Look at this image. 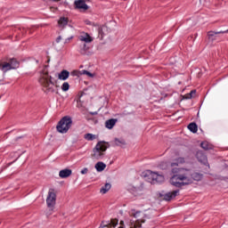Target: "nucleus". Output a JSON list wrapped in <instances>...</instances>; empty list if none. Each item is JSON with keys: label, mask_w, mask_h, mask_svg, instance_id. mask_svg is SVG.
<instances>
[{"label": "nucleus", "mask_w": 228, "mask_h": 228, "mask_svg": "<svg viewBox=\"0 0 228 228\" xmlns=\"http://www.w3.org/2000/svg\"><path fill=\"white\" fill-rule=\"evenodd\" d=\"M172 174H175L169 179L170 184L175 188H183V186H188L193 183V181H202L204 175L200 173L192 172L186 168H173Z\"/></svg>", "instance_id": "1"}, {"label": "nucleus", "mask_w": 228, "mask_h": 228, "mask_svg": "<svg viewBox=\"0 0 228 228\" xmlns=\"http://www.w3.org/2000/svg\"><path fill=\"white\" fill-rule=\"evenodd\" d=\"M39 83L41 86H43V89L45 92H54V84L56 81L49 75V71L47 69H44L39 77Z\"/></svg>", "instance_id": "2"}, {"label": "nucleus", "mask_w": 228, "mask_h": 228, "mask_svg": "<svg viewBox=\"0 0 228 228\" xmlns=\"http://www.w3.org/2000/svg\"><path fill=\"white\" fill-rule=\"evenodd\" d=\"M108 150V142L104 141H100L96 143L95 147L93 149V152L91 154L92 159H102L104 158V154Z\"/></svg>", "instance_id": "3"}, {"label": "nucleus", "mask_w": 228, "mask_h": 228, "mask_svg": "<svg viewBox=\"0 0 228 228\" xmlns=\"http://www.w3.org/2000/svg\"><path fill=\"white\" fill-rule=\"evenodd\" d=\"M142 177L151 184H161L165 183V176L151 170H146L142 174Z\"/></svg>", "instance_id": "4"}, {"label": "nucleus", "mask_w": 228, "mask_h": 228, "mask_svg": "<svg viewBox=\"0 0 228 228\" xmlns=\"http://www.w3.org/2000/svg\"><path fill=\"white\" fill-rule=\"evenodd\" d=\"M70 127H72V118L66 116L59 121L57 125V131L61 134H65L66 133H69V129H70Z\"/></svg>", "instance_id": "5"}, {"label": "nucleus", "mask_w": 228, "mask_h": 228, "mask_svg": "<svg viewBox=\"0 0 228 228\" xmlns=\"http://www.w3.org/2000/svg\"><path fill=\"white\" fill-rule=\"evenodd\" d=\"M46 206L49 209H54V206H56V191L54 189H49L48 191Z\"/></svg>", "instance_id": "6"}, {"label": "nucleus", "mask_w": 228, "mask_h": 228, "mask_svg": "<svg viewBox=\"0 0 228 228\" xmlns=\"http://www.w3.org/2000/svg\"><path fill=\"white\" fill-rule=\"evenodd\" d=\"M79 41L85 42L86 44H90L94 42V38L90 35H88V33L82 32L79 36Z\"/></svg>", "instance_id": "7"}, {"label": "nucleus", "mask_w": 228, "mask_h": 228, "mask_svg": "<svg viewBox=\"0 0 228 228\" xmlns=\"http://www.w3.org/2000/svg\"><path fill=\"white\" fill-rule=\"evenodd\" d=\"M196 158L200 163L203 165H208V157L202 151H197Z\"/></svg>", "instance_id": "8"}, {"label": "nucleus", "mask_w": 228, "mask_h": 228, "mask_svg": "<svg viewBox=\"0 0 228 228\" xmlns=\"http://www.w3.org/2000/svg\"><path fill=\"white\" fill-rule=\"evenodd\" d=\"M72 175V170L71 169H62L59 172V177H61V179H66V177H70Z\"/></svg>", "instance_id": "9"}, {"label": "nucleus", "mask_w": 228, "mask_h": 228, "mask_svg": "<svg viewBox=\"0 0 228 228\" xmlns=\"http://www.w3.org/2000/svg\"><path fill=\"white\" fill-rule=\"evenodd\" d=\"M179 194V190L173 191L171 192H167L165 194L164 199L165 200H172V199H175Z\"/></svg>", "instance_id": "10"}, {"label": "nucleus", "mask_w": 228, "mask_h": 228, "mask_svg": "<svg viewBox=\"0 0 228 228\" xmlns=\"http://www.w3.org/2000/svg\"><path fill=\"white\" fill-rule=\"evenodd\" d=\"M69 76L70 73L67 71V69H63L61 73H58V79H60L61 81H67Z\"/></svg>", "instance_id": "11"}, {"label": "nucleus", "mask_w": 228, "mask_h": 228, "mask_svg": "<svg viewBox=\"0 0 228 228\" xmlns=\"http://www.w3.org/2000/svg\"><path fill=\"white\" fill-rule=\"evenodd\" d=\"M75 5L79 10H88V5L86 4V3H85L84 0H77V1H75Z\"/></svg>", "instance_id": "12"}, {"label": "nucleus", "mask_w": 228, "mask_h": 228, "mask_svg": "<svg viewBox=\"0 0 228 228\" xmlns=\"http://www.w3.org/2000/svg\"><path fill=\"white\" fill-rule=\"evenodd\" d=\"M224 33H227V30H225V31H218V32L210 31L208 34V40H210L211 42H214V40H216V35H221V34H224Z\"/></svg>", "instance_id": "13"}, {"label": "nucleus", "mask_w": 228, "mask_h": 228, "mask_svg": "<svg viewBox=\"0 0 228 228\" xmlns=\"http://www.w3.org/2000/svg\"><path fill=\"white\" fill-rule=\"evenodd\" d=\"M126 190L127 191H129L130 193H132L133 195H135V193H138V191H140V188L136 187L131 183H128L126 185Z\"/></svg>", "instance_id": "14"}, {"label": "nucleus", "mask_w": 228, "mask_h": 228, "mask_svg": "<svg viewBox=\"0 0 228 228\" xmlns=\"http://www.w3.org/2000/svg\"><path fill=\"white\" fill-rule=\"evenodd\" d=\"M94 168L97 172H104L106 170V165L102 161H99L94 165Z\"/></svg>", "instance_id": "15"}, {"label": "nucleus", "mask_w": 228, "mask_h": 228, "mask_svg": "<svg viewBox=\"0 0 228 228\" xmlns=\"http://www.w3.org/2000/svg\"><path fill=\"white\" fill-rule=\"evenodd\" d=\"M0 70H3V72H8V70H12V69L9 62H0Z\"/></svg>", "instance_id": "16"}, {"label": "nucleus", "mask_w": 228, "mask_h": 228, "mask_svg": "<svg viewBox=\"0 0 228 228\" xmlns=\"http://www.w3.org/2000/svg\"><path fill=\"white\" fill-rule=\"evenodd\" d=\"M111 190V184L106 183L102 189L100 190V192L104 195L105 193H108Z\"/></svg>", "instance_id": "17"}, {"label": "nucleus", "mask_w": 228, "mask_h": 228, "mask_svg": "<svg viewBox=\"0 0 228 228\" xmlns=\"http://www.w3.org/2000/svg\"><path fill=\"white\" fill-rule=\"evenodd\" d=\"M188 129L191 133H197V131H199V126L195 123H191L188 125Z\"/></svg>", "instance_id": "18"}, {"label": "nucleus", "mask_w": 228, "mask_h": 228, "mask_svg": "<svg viewBox=\"0 0 228 228\" xmlns=\"http://www.w3.org/2000/svg\"><path fill=\"white\" fill-rule=\"evenodd\" d=\"M200 145L205 151H211L213 149V144L208 142V141L201 142Z\"/></svg>", "instance_id": "19"}, {"label": "nucleus", "mask_w": 228, "mask_h": 228, "mask_svg": "<svg viewBox=\"0 0 228 228\" xmlns=\"http://www.w3.org/2000/svg\"><path fill=\"white\" fill-rule=\"evenodd\" d=\"M179 163H180V164L184 163V158H178V159H176V162L171 163L172 170H173V168H177V167H179Z\"/></svg>", "instance_id": "20"}, {"label": "nucleus", "mask_w": 228, "mask_h": 228, "mask_svg": "<svg viewBox=\"0 0 228 228\" xmlns=\"http://www.w3.org/2000/svg\"><path fill=\"white\" fill-rule=\"evenodd\" d=\"M10 67L11 69L13 70L15 69H19V61H17V60L12 59L9 61Z\"/></svg>", "instance_id": "21"}, {"label": "nucleus", "mask_w": 228, "mask_h": 228, "mask_svg": "<svg viewBox=\"0 0 228 228\" xmlns=\"http://www.w3.org/2000/svg\"><path fill=\"white\" fill-rule=\"evenodd\" d=\"M84 138L87 140V142H93V140H97V135L94 134H86Z\"/></svg>", "instance_id": "22"}, {"label": "nucleus", "mask_w": 228, "mask_h": 228, "mask_svg": "<svg viewBox=\"0 0 228 228\" xmlns=\"http://www.w3.org/2000/svg\"><path fill=\"white\" fill-rule=\"evenodd\" d=\"M69 20H67V18L62 17L59 20L58 24L60 26V28H65V26H67Z\"/></svg>", "instance_id": "23"}, {"label": "nucleus", "mask_w": 228, "mask_h": 228, "mask_svg": "<svg viewBox=\"0 0 228 228\" xmlns=\"http://www.w3.org/2000/svg\"><path fill=\"white\" fill-rule=\"evenodd\" d=\"M105 126L107 129H113V126H115V119L107 120Z\"/></svg>", "instance_id": "24"}, {"label": "nucleus", "mask_w": 228, "mask_h": 228, "mask_svg": "<svg viewBox=\"0 0 228 228\" xmlns=\"http://www.w3.org/2000/svg\"><path fill=\"white\" fill-rule=\"evenodd\" d=\"M80 75L81 76H87V77H94V76H95V74H94V73H92V72H90V71H86V70H82V71H80Z\"/></svg>", "instance_id": "25"}, {"label": "nucleus", "mask_w": 228, "mask_h": 228, "mask_svg": "<svg viewBox=\"0 0 228 228\" xmlns=\"http://www.w3.org/2000/svg\"><path fill=\"white\" fill-rule=\"evenodd\" d=\"M62 92H69L70 88V85L68 84V82H64L62 86H61Z\"/></svg>", "instance_id": "26"}, {"label": "nucleus", "mask_w": 228, "mask_h": 228, "mask_svg": "<svg viewBox=\"0 0 228 228\" xmlns=\"http://www.w3.org/2000/svg\"><path fill=\"white\" fill-rule=\"evenodd\" d=\"M142 224H145V220L137 219L135 224H134V228H140V227H142Z\"/></svg>", "instance_id": "27"}, {"label": "nucleus", "mask_w": 228, "mask_h": 228, "mask_svg": "<svg viewBox=\"0 0 228 228\" xmlns=\"http://www.w3.org/2000/svg\"><path fill=\"white\" fill-rule=\"evenodd\" d=\"M124 141H120L118 139H115V145H124Z\"/></svg>", "instance_id": "28"}, {"label": "nucleus", "mask_w": 228, "mask_h": 228, "mask_svg": "<svg viewBox=\"0 0 228 228\" xmlns=\"http://www.w3.org/2000/svg\"><path fill=\"white\" fill-rule=\"evenodd\" d=\"M196 92L197 91H195V90L191 91V93L187 96V99H191V97H193V95H195Z\"/></svg>", "instance_id": "29"}, {"label": "nucleus", "mask_w": 228, "mask_h": 228, "mask_svg": "<svg viewBox=\"0 0 228 228\" xmlns=\"http://www.w3.org/2000/svg\"><path fill=\"white\" fill-rule=\"evenodd\" d=\"M80 174H82V175H85L88 174V169H87V167L83 168V169L80 171Z\"/></svg>", "instance_id": "30"}, {"label": "nucleus", "mask_w": 228, "mask_h": 228, "mask_svg": "<svg viewBox=\"0 0 228 228\" xmlns=\"http://www.w3.org/2000/svg\"><path fill=\"white\" fill-rule=\"evenodd\" d=\"M56 42L57 44H60V42H61V37L59 36L57 38H56Z\"/></svg>", "instance_id": "31"}, {"label": "nucleus", "mask_w": 228, "mask_h": 228, "mask_svg": "<svg viewBox=\"0 0 228 228\" xmlns=\"http://www.w3.org/2000/svg\"><path fill=\"white\" fill-rule=\"evenodd\" d=\"M134 218H138V216H140V212H136L134 215Z\"/></svg>", "instance_id": "32"}, {"label": "nucleus", "mask_w": 228, "mask_h": 228, "mask_svg": "<svg viewBox=\"0 0 228 228\" xmlns=\"http://www.w3.org/2000/svg\"><path fill=\"white\" fill-rule=\"evenodd\" d=\"M83 51H88V46H86V45H84Z\"/></svg>", "instance_id": "33"}, {"label": "nucleus", "mask_w": 228, "mask_h": 228, "mask_svg": "<svg viewBox=\"0 0 228 228\" xmlns=\"http://www.w3.org/2000/svg\"><path fill=\"white\" fill-rule=\"evenodd\" d=\"M69 40H72V37H69V38H68V39L66 40V42H69Z\"/></svg>", "instance_id": "34"}, {"label": "nucleus", "mask_w": 228, "mask_h": 228, "mask_svg": "<svg viewBox=\"0 0 228 228\" xmlns=\"http://www.w3.org/2000/svg\"><path fill=\"white\" fill-rule=\"evenodd\" d=\"M115 220H116L115 225H117L118 224V220H117V219H115Z\"/></svg>", "instance_id": "35"}, {"label": "nucleus", "mask_w": 228, "mask_h": 228, "mask_svg": "<svg viewBox=\"0 0 228 228\" xmlns=\"http://www.w3.org/2000/svg\"><path fill=\"white\" fill-rule=\"evenodd\" d=\"M112 227H115V223L112 222Z\"/></svg>", "instance_id": "36"}, {"label": "nucleus", "mask_w": 228, "mask_h": 228, "mask_svg": "<svg viewBox=\"0 0 228 228\" xmlns=\"http://www.w3.org/2000/svg\"><path fill=\"white\" fill-rule=\"evenodd\" d=\"M102 227H104V226H102V224H101V225H100V228H102Z\"/></svg>", "instance_id": "37"}, {"label": "nucleus", "mask_w": 228, "mask_h": 228, "mask_svg": "<svg viewBox=\"0 0 228 228\" xmlns=\"http://www.w3.org/2000/svg\"><path fill=\"white\" fill-rule=\"evenodd\" d=\"M115 123H117V119H115Z\"/></svg>", "instance_id": "38"}, {"label": "nucleus", "mask_w": 228, "mask_h": 228, "mask_svg": "<svg viewBox=\"0 0 228 228\" xmlns=\"http://www.w3.org/2000/svg\"><path fill=\"white\" fill-rule=\"evenodd\" d=\"M121 224H124V222H123V221H121Z\"/></svg>", "instance_id": "39"}]
</instances>
